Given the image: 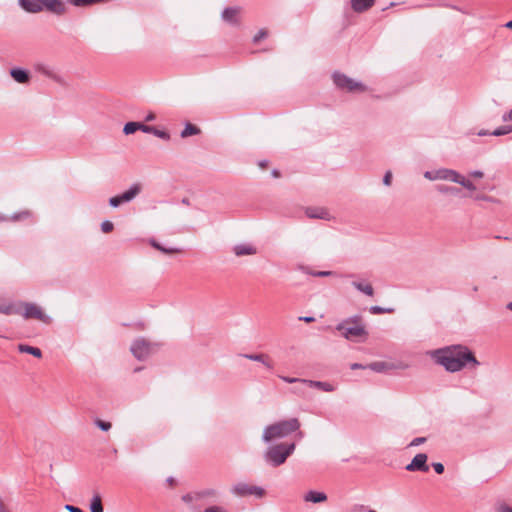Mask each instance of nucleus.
<instances>
[{
	"mask_svg": "<svg viewBox=\"0 0 512 512\" xmlns=\"http://www.w3.org/2000/svg\"><path fill=\"white\" fill-rule=\"evenodd\" d=\"M496 512H512V508L509 507L508 505L502 503L497 506Z\"/></svg>",
	"mask_w": 512,
	"mask_h": 512,
	"instance_id": "obj_48",
	"label": "nucleus"
},
{
	"mask_svg": "<svg viewBox=\"0 0 512 512\" xmlns=\"http://www.w3.org/2000/svg\"><path fill=\"white\" fill-rule=\"evenodd\" d=\"M199 133H200V129L197 126L187 123L180 135L182 138H187L189 136L197 135Z\"/></svg>",
	"mask_w": 512,
	"mask_h": 512,
	"instance_id": "obj_36",
	"label": "nucleus"
},
{
	"mask_svg": "<svg viewBox=\"0 0 512 512\" xmlns=\"http://www.w3.org/2000/svg\"><path fill=\"white\" fill-rule=\"evenodd\" d=\"M296 444L294 442H281L270 445L263 454L265 462L272 467H279L284 464L287 458L294 453Z\"/></svg>",
	"mask_w": 512,
	"mask_h": 512,
	"instance_id": "obj_4",
	"label": "nucleus"
},
{
	"mask_svg": "<svg viewBox=\"0 0 512 512\" xmlns=\"http://www.w3.org/2000/svg\"><path fill=\"white\" fill-rule=\"evenodd\" d=\"M301 423L298 418H290L274 422L264 427L262 432V441L270 444L273 441L283 439L290 434L298 431L299 438L303 437V433L299 431Z\"/></svg>",
	"mask_w": 512,
	"mask_h": 512,
	"instance_id": "obj_2",
	"label": "nucleus"
},
{
	"mask_svg": "<svg viewBox=\"0 0 512 512\" xmlns=\"http://www.w3.org/2000/svg\"><path fill=\"white\" fill-rule=\"evenodd\" d=\"M507 130V134L512 132V125H505Z\"/></svg>",
	"mask_w": 512,
	"mask_h": 512,
	"instance_id": "obj_60",
	"label": "nucleus"
},
{
	"mask_svg": "<svg viewBox=\"0 0 512 512\" xmlns=\"http://www.w3.org/2000/svg\"><path fill=\"white\" fill-rule=\"evenodd\" d=\"M157 348L158 345L156 343H153L143 337H139L132 342L130 351L136 359L144 361L155 353Z\"/></svg>",
	"mask_w": 512,
	"mask_h": 512,
	"instance_id": "obj_6",
	"label": "nucleus"
},
{
	"mask_svg": "<svg viewBox=\"0 0 512 512\" xmlns=\"http://www.w3.org/2000/svg\"><path fill=\"white\" fill-rule=\"evenodd\" d=\"M507 130L508 129H506V126H501V127L496 128L494 131H492L491 135H493V136L507 135Z\"/></svg>",
	"mask_w": 512,
	"mask_h": 512,
	"instance_id": "obj_45",
	"label": "nucleus"
},
{
	"mask_svg": "<svg viewBox=\"0 0 512 512\" xmlns=\"http://www.w3.org/2000/svg\"><path fill=\"white\" fill-rule=\"evenodd\" d=\"M108 1L109 0H67L68 3L75 7L91 6L94 4L105 3Z\"/></svg>",
	"mask_w": 512,
	"mask_h": 512,
	"instance_id": "obj_33",
	"label": "nucleus"
},
{
	"mask_svg": "<svg viewBox=\"0 0 512 512\" xmlns=\"http://www.w3.org/2000/svg\"><path fill=\"white\" fill-rule=\"evenodd\" d=\"M113 228H114V225H113V223H112L111 221L106 220V221H103V222L101 223V230H102L104 233H109V232H111V231L113 230Z\"/></svg>",
	"mask_w": 512,
	"mask_h": 512,
	"instance_id": "obj_41",
	"label": "nucleus"
},
{
	"mask_svg": "<svg viewBox=\"0 0 512 512\" xmlns=\"http://www.w3.org/2000/svg\"><path fill=\"white\" fill-rule=\"evenodd\" d=\"M0 512H6V506L0 498Z\"/></svg>",
	"mask_w": 512,
	"mask_h": 512,
	"instance_id": "obj_59",
	"label": "nucleus"
},
{
	"mask_svg": "<svg viewBox=\"0 0 512 512\" xmlns=\"http://www.w3.org/2000/svg\"><path fill=\"white\" fill-rule=\"evenodd\" d=\"M350 368L352 370H356V369H367V365H362V364H359V363H353L351 364Z\"/></svg>",
	"mask_w": 512,
	"mask_h": 512,
	"instance_id": "obj_54",
	"label": "nucleus"
},
{
	"mask_svg": "<svg viewBox=\"0 0 512 512\" xmlns=\"http://www.w3.org/2000/svg\"><path fill=\"white\" fill-rule=\"evenodd\" d=\"M507 308L512 311V301L508 303Z\"/></svg>",
	"mask_w": 512,
	"mask_h": 512,
	"instance_id": "obj_62",
	"label": "nucleus"
},
{
	"mask_svg": "<svg viewBox=\"0 0 512 512\" xmlns=\"http://www.w3.org/2000/svg\"><path fill=\"white\" fill-rule=\"evenodd\" d=\"M141 192V185L136 183L133 184L128 190L120 194V198L124 203L132 201Z\"/></svg>",
	"mask_w": 512,
	"mask_h": 512,
	"instance_id": "obj_21",
	"label": "nucleus"
},
{
	"mask_svg": "<svg viewBox=\"0 0 512 512\" xmlns=\"http://www.w3.org/2000/svg\"><path fill=\"white\" fill-rule=\"evenodd\" d=\"M204 512H227V510L219 505H211L205 508Z\"/></svg>",
	"mask_w": 512,
	"mask_h": 512,
	"instance_id": "obj_43",
	"label": "nucleus"
},
{
	"mask_svg": "<svg viewBox=\"0 0 512 512\" xmlns=\"http://www.w3.org/2000/svg\"><path fill=\"white\" fill-rule=\"evenodd\" d=\"M327 495L321 491L310 490L304 494L303 500L314 504L323 503L327 501Z\"/></svg>",
	"mask_w": 512,
	"mask_h": 512,
	"instance_id": "obj_18",
	"label": "nucleus"
},
{
	"mask_svg": "<svg viewBox=\"0 0 512 512\" xmlns=\"http://www.w3.org/2000/svg\"><path fill=\"white\" fill-rule=\"evenodd\" d=\"M65 508L69 511V512H83L80 508L78 507H75V506H72V505H66Z\"/></svg>",
	"mask_w": 512,
	"mask_h": 512,
	"instance_id": "obj_55",
	"label": "nucleus"
},
{
	"mask_svg": "<svg viewBox=\"0 0 512 512\" xmlns=\"http://www.w3.org/2000/svg\"><path fill=\"white\" fill-rule=\"evenodd\" d=\"M477 135L478 136H487V135H491V132H489L488 130L482 129L477 132Z\"/></svg>",
	"mask_w": 512,
	"mask_h": 512,
	"instance_id": "obj_57",
	"label": "nucleus"
},
{
	"mask_svg": "<svg viewBox=\"0 0 512 512\" xmlns=\"http://www.w3.org/2000/svg\"><path fill=\"white\" fill-rule=\"evenodd\" d=\"M427 455L425 453H419L414 456L412 461L405 467L407 471H422L427 472L429 466L427 465Z\"/></svg>",
	"mask_w": 512,
	"mask_h": 512,
	"instance_id": "obj_10",
	"label": "nucleus"
},
{
	"mask_svg": "<svg viewBox=\"0 0 512 512\" xmlns=\"http://www.w3.org/2000/svg\"><path fill=\"white\" fill-rule=\"evenodd\" d=\"M267 31L265 29H261L258 33L253 37V42L258 43L261 39L267 37Z\"/></svg>",
	"mask_w": 512,
	"mask_h": 512,
	"instance_id": "obj_44",
	"label": "nucleus"
},
{
	"mask_svg": "<svg viewBox=\"0 0 512 512\" xmlns=\"http://www.w3.org/2000/svg\"><path fill=\"white\" fill-rule=\"evenodd\" d=\"M305 214L311 219H322L326 221H330L332 219L329 211L323 207H307L305 209Z\"/></svg>",
	"mask_w": 512,
	"mask_h": 512,
	"instance_id": "obj_13",
	"label": "nucleus"
},
{
	"mask_svg": "<svg viewBox=\"0 0 512 512\" xmlns=\"http://www.w3.org/2000/svg\"><path fill=\"white\" fill-rule=\"evenodd\" d=\"M145 127V124L140 122H128L124 125L123 132L126 135L133 134L134 132L140 130L143 132V128Z\"/></svg>",
	"mask_w": 512,
	"mask_h": 512,
	"instance_id": "obj_29",
	"label": "nucleus"
},
{
	"mask_svg": "<svg viewBox=\"0 0 512 512\" xmlns=\"http://www.w3.org/2000/svg\"><path fill=\"white\" fill-rule=\"evenodd\" d=\"M239 14H240V8L239 7H228L225 8L222 12V19L223 21L231 24V25H237L239 23Z\"/></svg>",
	"mask_w": 512,
	"mask_h": 512,
	"instance_id": "obj_14",
	"label": "nucleus"
},
{
	"mask_svg": "<svg viewBox=\"0 0 512 512\" xmlns=\"http://www.w3.org/2000/svg\"><path fill=\"white\" fill-rule=\"evenodd\" d=\"M244 358L249 359L251 361H256L262 363L267 369L272 370L274 368L273 361L267 354H243Z\"/></svg>",
	"mask_w": 512,
	"mask_h": 512,
	"instance_id": "obj_16",
	"label": "nucleus"
},
{
	"mask_svg": "<svg viewBox=\"0 0 512 512\" xmlns=\"http://www.w3.org/2000/svg\"><path fill=\"white\" fill-rule=\"evenodd\" d=\"M475 199L476 200H488V201H492V198L491 197H488V196H484V195H477L475 196Z\"/></svg>",
	"mask_w": 512,
	"mask_h": 512,
	"instance_id": "obj_58",
	"label": "nucleus"
},
{
	"mask_svg": "<svg viewBox=\"0 0 512 512\" xmlns=\"http://www.w3.org/2000/svg\"><path fill=\"white\" fill-rule=\"evenodd\" d=\"M144 119H145L146 122H151V121H154L156 119V115L153 112H150V113H148L145 116Z\"/></svg>",
	"mask_w": 512,
	"mask_h": 512,
	"instance_id": "obj_56",
	"label": "nucleus"
},
{
	"mask_svg": "<svg viewBox=\"0 0 512 512\" xmlns=\"http://www.w3.org/2000/svg\"><path fill=\"white\" fill-rule=\"evenodd\" d=\"M232 251L237 257L253 256L258 253V248L253 243L244 242L234 245Z\"/></svg>",
	"mask_w": 512,
	"mask_h": 512,
	"instance_id": "obj_12",
	"label": "nucleus"
},
{
	"mask_svg": "<svg viewBox=\"0 0 512 512\" xmlns=\"http://www.w3.org/2000/svg\"><path fill=\"white\" fill-rule=\"evenodd\" d=\"M90 511L91 512H103L101 496L98 493L95 494L91 499Z\"/></svg>",
	"mask_w": 512,
	"mask_h": 512,
	"instance_id": "obj_35",
	"label": "nucleus"
},
{
	"mask_svg": "<svg viewBox=\"0 0 512 512\" xmlns=\"http://www.w3.org/2000/svg\"><path fill=\"white\" fill-rule=\"evenodd\" d=\"M367 367H368V369H370L374 372H377V373H386L390 370H394V369L398 368L397 365H395L393 363L385 362V361L372 362V363L368 364Z\"/></svg>",
	"mask_w": 512,
	"mask_h": 512,
	"instance_id": "obj_17",
	"label": "nucleus"
},
{
	"mask_svg": "<svg viewBox=\"0 0 512 512\" xmlns=\"http://www.w3.org/2000/svg\"><path fill=\"white\" fill-rule=\"evenodd\" d=\"M375 0H351V7L355 12H364L371 8Z\"/></svg>",
	"mask_w": 512,
	"mask_h": 512,
	"instance_id": "obj_24",
	"label": "nucleus"
},
{
	"mask_svg": "<svg viewBox=\"0 0 512 512\" xmlns=\"http://www.w3.org/2000/svg\"><path fill=\"white\" fill-rule=\"evenodd\" d=\"M426 442V438L425 437H417V438H414L410 444H409V447H414V446H419L423 443Z\"/></svg>",
	"mask_w": 512,
	"mask_h": 512,
	"instance_id": "obj_46",
	"label": "nucleus"
},
{
	"mask_svg": "<svg viewBox=\"0 0 512 512\" xmlns=\"http://www.w3.org/2000/svg\"><path fill=\"white\" fill-rule=\"evenodd\" d=\"M95 424L102 431H109L112 427L110 422L102 421L99 419L95 421Z\"/></svg>",
	"mask_w": 512,
	"mask_h": 512,
	"instance_id": "obj_40",
	"label": "nucleus"
},
{
	"mask_svg": "<svg viewBox=\"0 0 512 512\" xmlns=\"http://www.w3.org/2000/svg\"><path fill=\"white\" fill-rule=\"evenodd\" d=\"M336 330L349 341H364L368 332L358 315L346 318L336 325Z\"/></svg>",
	"mask_w": 512,
	"mask_h": 512,
	"instance_id": "obj_3",
	"label": "nucleus"
},
{
	"mask_svg": "<svg viewBox=\"0 0 512 512\" xmlns=\"http://www.w3.org/2000/svg\"><path fill=\"white\" fill-rule=\"evenodd\" d=\"M455 183L463 186L465 189H467L471 192L476 190L475 184L472 181H470L469 179H466L460 173H458Z\"/></svg>",
	"mask_w": 512,
	"mask_h": 512,
	"instance_id": "obj_34",
	"label": "nucleus"
},
{
	"mask_svg": "<svg viewBox=\"0 0 512 512\" xmlns=\"http://www.w3.org/2000/svg\"><path fill=\"white\" fill-rule=\"evenodd\" d=\"M273 175H274L275 177H278V172H277L276 170H274V171H273Z\"/></svg>",
	"mask_w": 512,
	"mask_h": 512,
	"instance_id": "obj_63",
	"label": "nucleus"
},
{
	"mask_svg": "<svg viewBox=\"0 0 512 512\" xmlns=\"http://www.w3.org/2000/svg\"><path fill=\"white\" fill-rule=\"evenodd\" d=\"M18 350L21 353H28V354L33 355L34 357H37V358H41L42 357V351L39 348H37V347H33V346L25 345V344H20L18 346Z\"/></svg>",
	"mask_w": 512,
	"mask_h": 512,
	"instance_id": "obj_31",
	"label": "nucleus"
},
{
	"mask_svg": "<svg viewBox=\"0 0 512 512\" xmlns=\"http://www.w3.org/2000/svg\"><path fill=\"white\" fill-rule=\"evenodd\" d=\"M42 11L47 10L56 15H63L66 12V5L62 0H40Z\"/></svg>",
	"mask_w": 512,
	"mask_h": 512,
	"instance_id": "obj_11",
	"label": "nucleus"
},
{
	"mask_svg": "<svg viewBox=\"0 0 512 512\" xmlns=\"http://www.w3.org/2000/svg\"><path fill=\"white\" fill-rule=\"evenodd\" d=\"M14 303L17 305V307L20 310V313H18V314L21 315L26 320L35 319V320H38L39 322L46 324V325L51 324L53 321L52 317L49 316L44 311V309L36 303L23 302V301L14 302Z\"/></svg>",
	"mask_w": 512,
	"mask_h": 512,
	"instance_id": "obj_5",
	"label": "nucleus"
},
{
	"mask_svg": "<svg viewBox=\"0 0 512 512\" xmlns=\"http://www.w3.org/2000/svg\"><path fill=\"white\" fill-rule=\"evenodd\" d=\"M333 81L339 89L347 91V92H365V91H367V87L365 84H363L362 82L356 81L355 79H352L342 73H334Z\"/></svg>",
	"mask_w": 512,
	"mask_h": 512,
	"instance_id": "obj_8",
	"label": "nucleus"
},
{
	"mask_svg": "<svg viewBox=\"0 0 512 512\" xmlns=\"http://www.w3.org/2000/svg\"><path fill=\"white\" fill-rule=\"evenodd\" d=\"M429 355L436 364L451 373L459 372L469 364L472 367L480 365L473 352L467 346L460 344L430 351Z\"/></svg>",
	"mask_w": 512,
	"mask_h": 512,
	"instance_id": "obj_1",
	"label": "nucleus"
},
{
	"mask_svg": "<svg viewBox=\"0 0 512 512\" xmlns=\"http://www.w3.org/2000/svg\"><path fill=\"white\" fill-rule=\"evenodd\" d=\"M149 243L152 247L161 251L164 254H176L181 252L179 248H166L162 246L160 243H158L155 239H150Z\"/></svg>",
	"mask_w": 512,
	"mask_h": 512,
	"instance_id": "obj_32",
	"label": "nucleus"
},
{
	"mask_svg": "<svg viewBox=\"0 0 512 512\" xmlns=\"http://www.w3.org/2000/svg\"><path fill=\"white\" fill-rule=\"evenodd\" d=\"M18 313H20V310L14 302L7 301L0 297V314L14 315Z\"/></svg>",
	"mask_w": 512,
	"mask_h": 512,
	"instance_id": "obj_19",
	"label": "nucleus"
},
{
	"mask_svg": "<svg viewBox=\"0 0 512 512\" xmlns=\"http://www.w3.org/2000/svg\"><path fill=\"white\" fill-rule=\"evenodd\" d=\"M301 383L306 384L309 387L317 388V389L325 391V392H332L335 390V387L328 382L314 381V380H301Z\"/></svg>",
	"mask_w": 512,
	"mask_h": 512,
	"instance_id": "obj_23",
	"label": "nucleus"
},
{
	"mask_svg": "<svg viewBox=\"0 0 512 512\" xmlns=\"http://www.w3.org/2000/svg\"><path fill=\"white\" fill-rule=\"evenodd\" d=\"M143 133L153 134L154 136H156L160 139H163V140L170 139V135L168 132H166L164 130H160V129H158L154 126H150V125H145V127L143 128Z\"/></svg>",
	"mask_w": 512,
	"mask_h": 512,
	"instance_id": "obj_26",
	"label": "nucleus"
},
{
	"mask_svg": "<svg viewBox=\"0 0 512 512\" xmlns=\"http://www.w3.org/2000/svg\"><path fill=\"white\" fill-rule=\"evenodd\" d=\"M469 176L472 178L481 179L484 177V173L480 170H473V171L469 172Z\"/></svg>",
	"mask_w": 512,
	"mask_h": 512,
	"instance_id": "obj_49",
	"label": "nucleus"
},
{
	"mask_svg": "<svg viewBox=\"0 0 512 512\" xmlns=\"http://www.w3.org/2000/svg\"><path fill=\"white\" fill-rule=\"evenodd\" d=\"M220 491L216 488H204L202 490L197 491V496L200 500H205L209 502H216L220 498Z\"/></svg>",
	"mask_w": 512,
	"mask_h": 512,
	"instance_id": "obj_15",
	"label": "nucleus"
},
{
	"mask_svg": "<svg viewBox=\"0 0 512 512\" xmlns=\"http://www.w3.org/2000/svg\"><path fill=\"white\" fill-rule=\"evenodd\" d=\"M31 216L32 213L29 210H24L19 213L13 214L11 217L0 215V221H23L29 219Z\"/></svg>",
	"mask_w": 512,
	"mask_h": 512,
	"instance_id": "obj_27",
	"label": "nucleus"
},
{
	"mask_svg": "<svg viewBox=\"0 0 512 512\" xmlns=\"http://www.w3.org/2000/svg\"><path fill=\"white\" fill-rule=\"evenodd\" d=\"M436 190L442 194H457L459 192V189L447 185H438Z\"/></svg>",
	"mask_w": 512,
	"mask_h": 512,
	"instance_id": "obj_37",
	"label": "nucleus"
},
{
	"mask_svg": "<svg viewBox=\"0 0 512 512\" xmlns=\"http://www.w3.org/2000/svg\"><path fill=\"white\" fill-rule=\"evenodd\" d=\"M11 77L18 83L25 84L29 81V74L21 68H13L10 71Z\"/></svg>",
	"mask_w": 512,
	"mask_h": 512,
	"instance_id": "obj_25",
	"label": "nucleus"
},
{
	"mask_svg": "<svg viewBox=\"0 0 512 512\" xmlns=\"http://www.w3.org/2000/svg\"><path fill=\"white\" fill-rule=\"evenodd\" d=\"M505 26H506L507 28H509V29H511V30H512V20H511V21H509V22H507V23L505 24Z\"/></svg>",
	"mask_w": 512,
	"mask_h": 512,
	"instance_id": "obj_61",
	"label": "nucleus"
},
{
	"mask_svg": "<svg viewBox=\"0 0 512 512\" xmlns=\"http://www.w3.org/2000/svg\"><path fill=\"white\" fill-rule=\"evenodd\" d=\"M458 172L449 168H439L435 170L425 171L423 176L429 181H450L455 183Z\"/></svg>",
	"mask_w": 512,
	"mask_h": 512,
	"instance_id": "obj_9",
	"label": "nucleus"
},
{
	"mask_svg": "<svg viewBox=\"0 0 512 512\" xmlns=\"http://www.w3.org/2000/svg\"><path fill=\"white\" fill-rule=\"evenodd\" d=\"M299 320H300V321H304V322H306V323H312V322H314V321H315V318H314V317H312V316H300V317H299Z\"/></svg>",
	"mask_w": 512,
	"mask_h": 512,
	"instance_id": "obj_53",
	"label": "nucleus"
},
{
	"mask_svg": "<svg viewBox=\"0 0 512 512\" xmlns=\"http://www.w3.org/2000/svg\"><path fill=\"white\" fill-rule=\"evenodd\" d=\"M391 182H392V172L391 171H387L383 177V184L385 186H390L391 185Z\"/></svg>",
	"mask_w": 512,
	"mask_h": 512,
	"instance_id": "obj_47",
	"label": "nucleus"
},
{
	"mask_svg": "<svg viewBox=\"0 0 512 512\" xmlns=\"http://www.w3.org/2000/svg\"><path fill=\"white\" fill-rule=\"evenodd\" d=\"M367 512H377V511L369 509Z\"/></svg>",
	"mask_w": 512,
	"mask_h": 512,
	"instance_id": "obj_64",
	"label": "nucleus"
},
{
	"mask_svg": "<svg viewBox=\"0 0 512 512\" xmlns=\"http://www.w3.org/2000/svg\"><path fill=\"white\" fill-rule=\"evenodd\" d=\"M20 6L29 13H38L42 11L40 0H18Z\"/></svg>",
	"mask_w": 512,
	"mask_h": 512,
	"instance_id": "obj_22",
	"label": "nucleus"
},
{
	"mask_svg": "<svg viewBox=\"0 0 512 512\" xmlns=\"http://www.w3.org/2000/svg\"><path fill=\"white\" fill-rule=\"evenodd\" d=\"M300 270L303 273L311 275L313 277H329V276H334L335 275V272H333V271H314V270H311L310 268L305 267V266H301Z\"/></svg>",
	"mask_w": 512,
	"mask_h": 512,
	"instance_id": "obj_30",
	"label": "nucleus"
},
{
	"mask_svg": "<svg viewBox=\"0 0 512 512\" xmlns=\"http://www.w3.org/2000/svg\"><path fill=\"white\" fill-rule=\"evenodd\" d=\"M280 378L286 383H296V382L301 383V380H302L300 378H293V377H287V376H281Z\"/></svg>",
	"mask_w": 512,
	"mask_h": 512,
	"instance_id": "obj_51",
	"label": "nucleus"
},
{
	"mask_svg": "<svg viewBox=\"0 0 512 512\" xmlns=\"http://www.w3.org/2000/svg\"><path fill=\"white\" fill-rule=\"evenodd\" d=\"M182 500L185 503H192L194 501H199V498L197 496V491L193 493H188L182 496Z\"/></svg>",
	"mask_w": 512,
	"mask_h": 512,
	"instance_id": "obj_39",
	"label": "nucleus"
},
{
	"mask_svg": "<svg viewBox=\"0 0 512 512\" xmlns=\"http://www.w3.org/2000/svg\"><path fill=\"white\" fill-rule=\"evenodd\" d=\"M122 204H123V202H122V200H121V198H120V196H119V195L114 196V197H111V198L109 199V205H110L111 207H113V208H117V207H119V206H120V205H122Z\"/></svg>",
	"mask_w": 512,
	"mask_h": 512,
	"instance_id": "obj_42",
	"label": "nucleus"
},
{
	"mask_svg": "<svg viewBox=\"0 0 512 512\" xmlns=\"http://www.w3.org/2000/svg\"><path fill=\"white\" fill-rule=\"evenodd\" d=\"M38 71L45 77H48L59 84L65 83L63 77L49 66H40Z\"/></svg>",
	"mask_w": 512,
	"mask_h": 512,
	"instance_id": "obj_20",
	"label": "nucleus"
},
{
	"mask_svg": "<svg viewBox=\"0 0 512 512\" xmlns=\"http://www.w3.org/2000/svg\"><path fill=\"white\" fill-rule=\"evenodd\" d=\"M432 466L437 474H442L444 472V466L442 463H433Z\"/></svg>",
	"mask_w": 512,
	"mask_h": 512,
	"instance_id": "obj_50",
	"label": "nucleus"
},
{
	"mask_svg": "<svg viewBox=\"0 0 512 512\" xmlns=\"http://www.w3.org/2000/svg\"><path fill=\"white\" fill-rule=\"evenodd\" d=\"M369 311L371 314L378 315V314H385V313H393V308H384L380 306H371L369 308Z\"/></svg>",
	"mask_w": 512,
	"mask_h": 512,
	"instance_id": "obj_38",
	"label": "nucleus"
},
{
	"mask_svg": "<svg viewBox=\"0 0 512 512\" xmlns=\"http://www.w3.org/2000/svg\"><path fill=\"white\" fill-rule=\"evenodd\" d=\"M230 493L237 498L253 496L258 499L263 498L266 494L262 487L243 481L233 484L230 488Z\"/></svg>",
	"mask_w": 512,
	"mask_h": 512,
	"instance_id": "obj_7",
	"label": "nucleus"
},
{
	"mask_svg": "<svg viewBox=\"0 0 512 512\" xmlns=\"http://www.w3.org/2000/svg\"><path fill=\"white\" fill-rule=\"evenodd\" d=\"M503 122H512V109L502 115Z\"/></svg>",
	"mask_w": 512,
	"mask_h": 512,
	"instance_id": "obj_52",
	"label": "nucleus"
},
{
	"mask_svg": "<svg viewBox=\"0 0 512 512\" xmlns=\"http://www.w3.org/2000/svg\"><path fill=\"white\" fill-rule=\"evenodd\" d=\"M352 286L357 289L359 292L367 295V296H373L374 295V289L370 283H364V282H358L353 281Z\"/></svg>",
	"mask_w": 512,
	"mask_h": 512,
	"instance_id": "obj_28",
	"label": "nucleus"
}]
</instances>
